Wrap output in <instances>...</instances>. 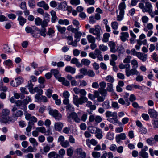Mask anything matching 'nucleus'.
<instances>
[{"label":"nucleus","mask_w":158,"mask_h":158,"mask_svg":"<svg viewBox=\"0 0 158 158\" xmlns=\"http://www.w3.org/2000/svg\"><path fill=\"white\" fill-rule=\"evenodd\" d=\"M10 114V110L7 109H4L2 110L0 118V121L2 123H6L8 121H10V118L9 115Z\"/></svg>","instance_id":"f257e3e1"},{"label":"nucleus","mask_w":158,"mask_h":158,"mask_svg":"<svg viewBox=\"0 0 158 158\" xmlns=\"http://www.w3.org/2000/svg\"><path fill=\"white\" fill-rule=\"evenodd\" d=\"M74 157L75 158H85L86 154L83 151L81 148H78L76 149L74 152Z\"/></svg>","instance_id":"f03ea898"},{"label":"nucleus","mask_w":158,"mask_h":158,"mask_svg":"<svg viewBox=\"0 0 158 158\" xmlns=\"http://www.w3.org/2000/svg\"><path fill=\"white\" fill-rule=\"evenodd\" d=\"M101 27L98 25L95 26V28H91L89 29V32L96 35L97 36L96 39H99L100 38V35L101 34Z\"/></svg>","instance_id":"7ed1b4c3"},{"label":"nucleus","mask_w":158,"mask_h":158,"mask_svg":"<svg viewBox=\"0 0 158 158\" xmlns=\"http://www.w3.org/2000/svg\"><path fill=\"white\" fill-rule=\"evenodd\" d=\"M24 99L23 101L21 100H18L15 102V104L16 106L19 107L22 110H26V105L28 104L29 102L31 101V99Z\"/></svg>","instance_id":"20e7f679"},{"label":"nucleus","mask_w":158,"mask_h":158,"mask_svg":"<svg viewBox=\"0 0 158 158\" xmlns=\"http://www.w3.org/2000/svg\"><path fill=\"white\" fill-rule=\"evenodd\" d=\"M145 3V7L144 9L143 10V12H148L152 17H153L154 15H153V13L152 12V6L151 4L148 2H146Z\"/></svg>","instance_id":"39448f33"},{"label":"nucleus","mask_w":158,"mask_h":158,"mask_svg":"<svg viewBox=\"0 0 158 158\" xmlns=\"http://www.w3.org/2000/svg\"><path fill=\"white\" fill-rule=\"evenodd\" d=\"M49 113L56 120H60L62 118L61 114L56 110L50 109L49 110Z\"/></svg>","instance_id":"423d86ee"},{"label":"nucleus","mask_w":158,"mask_h":158,"mask_svg":"<svg viewBox=\"0 0 158 158\" xmlns=\"http://www.w3.org/2000/svg\"><path fill=\"white\" fill-rule=\"evenodd\" d=\"M87 99H73V102L77 106L86 103V106L88 107H90L92 104V103L90 101H87Z\"/></svg>","instance_id":"0eeeda50"},{"label":"nucleus","mask_w":158,"mask_h":158,"mask_svg":"<svg viewBox=\"0 0 158 158\" xmlns=\"http://www.w3.org/2000/svg\"><path fill=\"white\" fill-rule=\"evenodd\" d=\"M23 81V79L22 77H19L15 78V80H12L10 82V85L13 87H16L20 85Z\"/></svg>","instance_id":"6e6552de"},{"label":"nucleus","mask_w":158,"mask_h":158,"mask_svg":"<svg viewBox=\"0 0 158 158\" xmlns=\"http://www.w3.org/2000/svg\"><path fill=\"white\" fill-rule=\"evenodd\" d=\"M128 69H127L126 71V75L127 77H129L131 75H139V72L138 71L136 68H132L130 69V65Z\"/></svg>","instance_id":"1a4fd4ad"},{"label":"nucleus","mask_w":158,"mask_h":158,"mask_svg":"<svg viewBox=\"0 0 158 158\" xmlns=\"http://www.w3.org/2000/svg\"><path fill=\"white\" fill-rule=\"evenodd\" d=\"M23 115V112L22 110H18L16 111L15 112H13L12 115L13 118L10 120V121L14 122L18 118L21 117Z\"/></svg>","instance_id":"9d476101"},{"label":"nucleus","mask_w":158,"mask_h":158,"mask_svg":"<svg viewBox=\"0 0 158 158\" xmlns=\"http://www.w3.org/2000/svg\"><path fill=\"white\" fill-rule=\"evenodd\" d=\"M67 118L69 120L72 119L77 123H79L81 121V119L78 117L77 114L75 112H73L69 114Z\"/></svg>","instance_id":"9b49d317"},{"label":"nucleus","mask_w":158,"mask_h":158,"mask_svg":"<svg viewBox=\"0 0 158 158\" xmlns=\"http://www.w3.org/2000/svg\"><path fill=\"white\" fill-rule=\"evenodd\" d=\"M126 139V135L125 133H121L116 137V140L117 143L119 142L121 140H125Z\"/></svg>","instance_id":"f8f14e48"},{"label":"nucleus","mask_w":158,"mask_h":158,"mask_svg":"<svg viewBox=\"0 0 158 158\" xmlns=\"http://www.w3.org/2000/svg\"><path fill=\"white\" fill-rule=\"evenodd\" d=\"M137 57L142 62H144L147 60L148 56L146 54L139 52V53H138Z\"/></svg>","instance_id":"ddd939ff"},{"label":"nucleus","mask_w":158,"mask_h":158,"mask_svg":"<svg viewBox=\"0 0 158 158\" xmlns=\"http://www.w3.org/2000/svg\"><path fill=\"white\" fill-rule=\"evenodd\" d=\"M107 120L113 124H118L119 126L121 125V123L117 119V117H113L107 119Z\"/></svg>","instance_id":"4468645a"},{"label":"nucleus","mask_w":158,"mask_h":158,"mask_svg":"<svg viewBox=\"0 0 158 158\" xmlns=\"http://www.w3.org/2000/svg\"><path fill=\"white\" fill-rule=\"evenodd\" d=\"M133 99H119L118 102L123 105L128 106L130 104V101L133 102Z\"/></svg>","instance_id":"2eb2a0df"},{"label":"nucleus","mask_w":158,"mask_h":158,"mask_svg":"<svg viewBox=\"0 0 158 158\" xmlns=\"http://www.w3.org/2000/svg\"><path fill=\"white\" fill-rule=\"evenodd\" d=\"M121 35L120 36L121 40L123 42L126 41L127 38L129 37V35L127 32H122L121 33Z\"/></svg>","instance_id":"dca6fc26"},{"label":"nucleus","mask_w":158,"mask_h":158,"mask_svg":"<svg viewBox=\"0 0 158 158\" xmlns=\"http://www.w3.org/2000/svg\"><path fill=\"white\" fill-rule=\"evenodd\" d=\"M109 45L110 49V52L112 53H115L117 51L115 48L116 44L114 42L110 41L109 43Z\"/></svg>","instance_id":"f3484780"},{"label":"nucleus","mask_w":158,"mask_h":158,"mask_svg":"<svg viewBox=\"0 0 158 158\" xmlns=\"http://www.w3.org/2000/svg\"><path fill=\"white\" fill-rule=\"evenodd\" d=\"M101 54V52L99 49H97L95 50L96 58L97 57L98 60L100 61L103 60L102 55Z\"/></svg>","instance_id":"a211bd4d"},{"label":"nucleus","mask_w":158,"mask_h":158,"mask_svg":"<svg viewBox=\"0 0 158 158\" xmlns=\"http://www.w3.org/2000/svg\"><path fill=\"white\" fill-rule=\"evenodd\" d=\"M63 127V124L60 122L56 123L54 125V127L55 130L58 131H61Z\"/></svg>","instance_id":"6ab92c4d"},{"label":"nucleus","mask_w":158,"mask_h":158,"mask_svg":"<svg viewBox=\"0 0 158 158\" xmlns=\"http://www.w3.org/2000/svg\"><path fill=\"white\" fill-rule=\"evenodd\" d=\"M105 115L107 118L117 117V114L115 112L107 111L105 113Z\"/></svg>","instance_id":"aec40b11"},{"label":"nucleus","mask_w":158,"mask_h":158,"mask_svg":"<svg viewBox=\"0 0 158 158\" xmlns=\"http://www.w3.org/2000/svg\"><path fill=\"white\" fill-rule=\"evenodd\" d=\"M48 157L53 158H60V156L57 154L56 152L52 151L49 153L48 154Z\"/></svg>","instance_id":"412c9836"},{"label":"nucleus","mask_w":158,"mask_h":158,"mask_svg":"<svg viewBox=\"0 0 158 158\" xmlns=\"http://www.w3.org/2000/svg\"><path fill=\"white\" fill-rule=\"evenodd\" d=\"M65 70L67 72L73 74L75 73L76 69L70 66H67L65 68Z\"/></svg>","instance_id":"4be33fe9"},{"label":"nucleus","mask_w":158,"mask_h":158,"mask_svg":"<svg viewBox=\"0 0 158 158\" xmlns=\"http://www.w3.org/2000/svg\"><path fill=\"white\" fill-rule=\"evenodd\" d=\"M102 130L99 128L97 130V131L95 133V137L98 139H101L103 137V135L102 134Z\"/></svg>","instance_id":"5701e85b"},{"label":"nucleus","mask_w":158,"mask_h":158,"mask_svg":"<svg viewBox=\"0 0 158 158\" xmlns=\"http://www.w3.org/2000/svg\"><path fill=\"white\" fill-rule=\"evenodd\" d=\"M148 113L151 117H156L157 116V112L154 110L150 109L148 110Z\"/></svg>","instance_id":"b1692460"},{"label":"nucleus","mask_w":158,"mask_h":158,"mask_svg":"<svg viewBox=\"0 0 158 158\" xmlns=\"http://www.w3.org/2000/svg\"><path fill=\"white\" fill-rule=\"evenodd\" d=\"M54 145L53 144L51 146H50L48 144H46L45 146L44 147L43 150L44 153H47L49 152L51 148H52L54 147Z\"/></svg>","instance_id":"393cba45"},{"label":"nucleus","mask_w":158,"mask_h":158,"mask_svg":"<svg viewBox=\"0 0 158 158\" xmlns=\"http://www.w3.org/2000/svg\"><path fill=\"white\" fill-rule=\"evenodd\" d=\"M59 8L60 10H65L67 8V4L66 2H64L60 3L59 6Z\"/></svg>","instance_id":"a878e982"},{"label":"nucleus","mask_w":158,"mask_h":158,"mask_svg":"<svg viewBox=\"0 0 158 158\" xmlns=\"http://www.w3.org/2000/svg\"><path fill=\"white\" fill-rule=\"evenodd\" d=\"M67 29L69 31H71L73 33H75L79 30V27L74 28L72 25L69 26L67 27Z\"/></svg>","instance_id":"bb28decb"},{"label":"nucleus","mask_w":158,"mask_h":158,"mask_svg":"<svg viewBox=\"0 0 158 158\" xmlns=\"http://www.w3.org/2000/svg\"><path fill=\"white\" fill-rule=\"evenodd\" d=\"M17 19L19 24L21 26H23L27 21V19L23 17L18 18Z\"/></svg>","instance_id":"cd10ccee"},{"label":"nucleus","mask_w":158,"mask_h":158,"mask_svg":"<svg viewBox=\"0 0 158 158\" xmlns=\"http://www.w3.org/2000/svg\"><path fill=\"white\" fill-rule=\"evenodd\" d=\"M52 16L51 22L52 23H55L57 18L56 15V13L55 11L52 10L51 12Z\"/></svg>","instance_id":"c85d7f7f"},{"label":"nucleus","mask_w":158,"mask_h":158,"mask_svg":"<svg viewBox=\"0 0 158 158\" xmlns=\"http://www.w3.org/2000/svg\"><path fill=\"white\" fill-rule=\"evenodd\" d=\"M87 38L89 42L91 43H95V38L92 36L91 35H87Z\"/></svg>","instance_id":"c756f323"},{"label":"nucleus","mask_w":158,"mask_h":158,"mask_svg":"<svg viewBox=\"0 0 158 158\" xmlns=\"http://www.w3.org/2000/svg\"><path fill=\"white\" fill-rule=\"evenodd\" d=\"M58 23L60 25H67L69 24V21L67 19H59L58 20Z\"/></svg>","instance_id":"7c9ffc66"},{"label":"nucleus","mask_w":158,"mask_h":158,"mask_svg":"<svg viewBox=\"0 0 158 158\" xmlns=\"http://www.w3.org/2000/svg\"><path fill=\"white\" fill-rule=\"evenodd\" d=\"M56 27L57 28L59 32L61 34L64 33L66 30V28L65 27H61V26L59 25L56 26Z\"/></svg>","instance_id":"2f4dec72"},{"label":"nucleus","mask_w":158,"mask_h":158,"mask_svg":"<svg viewBox=\"0 0 158 158\" xmlns=\"http://www.w3.org/2000/svg\"><path fill=\"white\" fill-rule=\"evenodd\" d=\"M74 37L76 38L77 41H79L80 40V38L82 35V33L80 31H76Z\"/></svg>","instance_id":"473e14b6"},{"label":"nucleus","mask_w":158,"mask_h":158,"mask_svg":"<svg viewBox=\"0 0 158 158\" xmlns=\"http://www.w3.org/2000/svg\"><path fill=\"white\" fill-rule=\"evenodd\" d=\"M99 128L96 127L94 126H89L88 127V129L89 131L92 133H95Z\"/></svg>","instance_id":"72a5a7b5"},{"label":"nucleus","mask_w":158,"mask_h":158,"mask_svg":"<svg viewBox=\"0 0 158 158\" xmlns=\"http://www.w3.org/2000/svg\"><path fill=\"white\" fill-rule=\"evenodd\" d=\"M50 19H44L43 21L42 20V23L40 25L41 26L42 28H45V27H47L48 25V23Z\"/></svg>","instance_id":"f704fd0d"},{"label":"nucleus","mask_w":158,"mask_h":158,"mask_svg":"<svg viewBox=\"0 0 158 158\" xmlns=\"http://www.w3.org/2000/svg\"><path fill=\"white\" fill-rule=\"evenodd\" d=\"M52 73L53 74L55 77H58V76H60L59 71L56 69H52L51 70Z\"/></svg>","instance_id":"c9c22d12"},{"label":"nucleus","mask_w":158,"mask_h":158,"mask_svg":"<svg viewBox=\"0 0 158 158\" xmlns=\"http://www.w3.org/2000/svg\"><path fill=\"white\" fill-rule=\"evenodd\" d=\"M114 134L109 132L107 133L106 137L107 139L109 140H112L114 139Z\"/></svg>","instance_id":"e433bc0d"},{"label":"nucleus","mask_w":158,"mask_h":158,"mask_svg":"<svg viewBox=\"0 0 158 158\" xmlns=\"http://www.w3.org/2000/svg\"><path fill=\"white\" fill-rule=\"evenodd\" d=\"M14 97L16 99H23L25 98V96L23 94H19L17 93L14 92Z\"/></svg>","instance_id":"4c0bfd02"},{"label":"nucleus","mask_w":158,"mask_h":158,"mask_svg":"<svg viewBox=\"0 0 158 158\" xmlns=\"http://www.w3.org/2000/svg\"><path fill=\"white\" fill-rule=\"evenodd\" d=\"M35 92H37L38 93H40V94H43V93L42 90L39 89L38 87H35L34 88H33L30 93L33 94Z\"/></svg>","instance_id":"58836bf2"},{"label":"nucleus","mask_w":158,"mask_h":158,"mask_svg":"<svg viewBox=\"0 0 158 158\" xmlns=\"http://www.w3.org/2000/svg\"><path fill=\"white\" fill-rule=\"evenodd\" d=\"M98 90L102 95L104 97L106 96L107 92L106 89L102 88H99Z\"/></svg>","instance_id":"ea45409f"},{"label":"nucleus","mask_w":158,"mask_h":158,"mask_svg":"<svg viewBox=\"0 0 158 158\" xmlns=\"http://www.w3.org/2000/svg\"><path fill=\"white\" fill-rule=\"evenodd\" d=\"M153 27V24L152 23H148L146 27L144 29V31L145 32H147L148 30H151Z\"/></svg>","instance_id":"a19ab883"},{"label":"nucleus","mask_w":158,"mask_h":158,"mask_svg":"<svg viewBox=\"0 0 158 158\" xmlns=\"http://www.w3.org/2000/svg\"><path fill=\"white\" fill-rule=\"evenodd\" d=\"M81 63L84 65L88 66L90 64L91 62L88 59H83L81 60Z\"/></svg>","instance_id":"79ce46f5"},{"label":"nucleus","mask_w":158,"mask_h":158,"mask_svg":"<svg viewBox=\"0 0 158 158\" xmlns=\"http://www.w3.org/2000/svg\"><path fill=\"white\" fill-rule=\"evenodd\" d=\"M30 142L32 144L33 146H37L38 145V143L36 139L33 138H30L29 139Z\"/></svg>","instance_id":"37998d69"},{"label":"nucleus","mask_w":158,"mask_h":158,"mask_svg":"<svg viewBox=\"0 0 158 158\" xmlns=\"http://www.w3.org/2000/svg\"><path fill=\"white\" fill-rule=\"evenodd\" d=\"M130 66V65L129 64H119V67L121 69H125L126 72L127 69H128Z\"/></svg>","instance_id":"c03bdc74"},{"label":"nucleus","mask_w":158,"mask_h":158,"mask_svg":"<svg viewBox=\"0 0 158 158\" xmlns=\"http://www.w3.org/2000/svg\"><path fill=\"white\" fill-rule=\"evenodd\" d=\"M105 79L106 81L108 82L112 83L114 81V79L112 76L110 75H108L106 77Z\"/></svg>","instance_id":"a18cd8bd"},{"label":"nucleus","mask_w":158,"mask_h":158,"mask_svg":"<svg viewBox=\"0 0 158 158\" xmlns=\"http://www.w3.org/2000/svg\"><path fill=\"white\" fill-rule=\"evenodd\" d=\"M12 62L10 59H8L5 61L3 62V64L6 66L9 67H11L12 65Z\"/></svg>","instance_id":"49530a36"},{"label":"nucleus","mask_w":158,"mask_h":158,"mask_svg":"<svg viewBox=\"0 0 158 158\" xmlns=\"http://www.w3.org/2000/svg\"><path fill=\"white\" fill-rule=\"evenodd\" d=\"M102 106L105 109H108L110 106V102L108 100H107L103 102L102 104Z\"/></svg>","instance_id":"de8ad7c7"},{"label":"nucleus","mask_w":158,"mask_h":158,"mask_svg":"<svg viewBox=\"0 0 158 158\" xmlns=\"http://www.w3.org/2000/svg\"><path fill=\"white\" fill-rule=\"evenodd\" d=\"M110 35L108 33H105L103 35V38L102 40L103 42H106L108 41Z\"/></svg>","instance_id":"09e8293b"},{"label":"nucleus","mask_w":158,"mask_h":158,"mask_svg":"<svg viewBox=\"0 0 158 158\" xmlns=\"http://www.w3.org/2000/svg\"><path fill=\"white\" fill-rule=\"evenodd\" d=\"M139 156L143 158H148V155L147 152L140 151L139 152Z\"/></svg>","instance_id":"8fccbe9b"},{"label":"nucleus","mask_w":158,"mask_h":158,"mask_svg":"<svg viewBox=\"0 0 158 158\" xmlns=\"http://www.w3.org/2000/svg\"><path fill=\"white\" fill-rule=\"evenodd\" d=\"M42 23V19L39 17L36 18L35 20V23L37 26L40 25Z\"/></svg>","instance_id":"3c124183"},{"label":"nucleus","mask_w":158,"mask_h":158,"mask_svg":"<svg viewBox=\"0 0 158 158\" xmlns=\"http://www.w3.org/2000/svg\"><path fill=\"white\" fill-rule=\"evenodd\" d=\"M34 85L32 84L31 80L29 81L28 82L27 86L28 87V89L29 92H30L33 88Z\"/></svg>","instance_id":"603ef678"},{"label":"nucleus","mask_w":158,"mask_h":158,"mask_svg":"<svg viewBox=\"0 0 158 158\" xmlns=\"http://www.w3.org/2000/svg\"><path fill=\"white\" fill-rule=\"evenodd\" d=\"M92 155L94 158H99L101 156V153L99 152H94L92 153Z\"/></svg>","instance_id":"864d4df0"},{"label":"nucleus","mask_w":158,"mask_h":158,"mask_svg":"<svg viewBox=\"0 0 158 158\" xmlns=\"http://www.w3.org/2000/svg\"><path fill=\"white\" fill-rule=\"evenodd\" d=\"M118 23L116 22H113L111 23V26L112 29L116 30L117 29L118 27Z\"/></svg>","instance_id":"5fc2aeb1"},{"label":"nucleus","mask_w":158,"mask_h":158,"mask_svg":"<svg viewBox=\"0 0 158 158\" xmlns=\"http://www.w3.org/2000/svg\"><path fill=\"white\" fill-rule=\"evenodd\" d=\"M107 90L109 92H112L113 90V84L111 83H107Z\"/></svg>","instance_id":"6e6d98bb"},{"label":"nucleus","mask_w":158,"mask_h":158,"mask_svg":"<svg viewBox=\"0 0 158 158\" xmlns=\"http://www.w3.org/2000/svg\"><path fill=\"white\" fill-rule=\"evenodd\" d=\"M146 142L148 144L150 145H152L155 143V140L153 138L148 139Z\"/></svg>","instance_id":"4d7b16f0"},{"label":"nucleus","mask_w":158,"mask_h":158,"mask_svg":"<svg viewBox=\"0 0 158 158\" xmlns=\"http://www.w3.org/2000/svg\"><path fill=\"white\" fill-rule=\"evenodd\" d=\"M36 130L38 131V132H40L44 134L45 133L46 129L44 127H37L36 128Z\"/></svg>","instance_id":"13d9d810"},{"label":"nucleus","mask_w":158,"mask_h":158,"mask_svg":"<svg viewBox=\"0 0 158 158\" xmlns=\"http://www.w3.org/2000/svg\"><path fill=\"white\" fill-rule=\"evenodd\" d=\"M87 75L91 77H93L95 76V73L93 70L89 69L87 71Z\"/></svg>","instance_id":"bf43d9fd"},{"label":"nucleus","mask_w":158,"mask_h":158,"mask_svg":"<svg viewBox=\"0 0 158 158\" xmlns=\"http://www.w3.org/2000/svg\"><path fill=\"white\" fill-rule=\"evenodd\" d=\"M70 2L72 5L75 6L79 5L80 3V0H71Z\"/></svg>","instance_id":"052dcab7"},{"label":"nucleus","mask_w":158,"mask_h":158,"mask_svg":"<svg viewBox=\"0 0 158 158\" xmlns=\"http://www.w3.org/2000/svg\"><path fill=\"white\" fill-rule=\"evenodd\" d=\"M46 29L45 28H42L40 31V35L44 37H45L46 34Z\"/></svg>","instance_id":"680f3d73"},{"label":"nucleus","mask_w":158,"mask_h":158,"mask_svg":"<svg viewBox=\"0 0 158 158\" xmlns=\"http://www.w3.org/2000/svg\"><path fill=\"white\" fill-rule=\"evenodd\" d=\"M66 111L69 113L70 111H73L74 109L70 104H68L66 106Z\"/></svg>","instance_id":"e2e57ef3"},{"label":"nucleus","mask_w":158,"mask_h":158,"mask_svg":"<svg viewBox=\"0 0 158 158\" xmlns=\"http://www.w3.org/2000/svg\"><path fill=\"white\" fill-rule=\"evenodd\" d=\"M60 145L63 147L66 148L69 147V142L68 140L64 141L62 143H61Z\"/></svg>","instance_id":"0e129e2a"},{"label":"nucleus","mask_w":158,"mask_h":158,"mask_svg":"<svg viewBox=\"0 0 158 158\" xmlns=\"http://www.w3.org/2000/svg\"><path fill=\"white\" fill-rule=\"evenodd\" d=\"M2 50L5 52H9L10 48L7 44H5L3 46Z\"/></svg>","instance_id":"69168bd1"},{"label":"nucleus","mask_w":158,"mask_h":158,"mask_svg":"<svg viewBox=\"0 0 158 158\" xmlns=\"http://www.w3.org/2000/svg\"><path fill=\"white\" fill-rule=\"evenodd\" d=\"M99 48L102 51H105L107 50L108 47L106 46L103 44H101L99 46Z\"/></svg>","instance_id":"338daca9"},{"label":"nucleus","mask_w":158,"mask_h":158,"mask_svg":"<svg viewBox=\"0 0 158 158\" xmlns=\"http://www.w3.org/2000/svg\"><path fill=\"white\" fill-rule=\"evenodd\" d=\"M131 64L132 65H133V67H134L135 68H138V63L136 60H133L131 61Z\"/></svg>","instance_id":"774afa93"}]
</instances>
